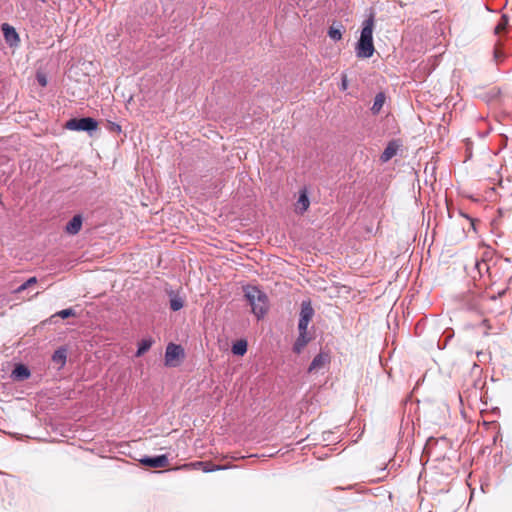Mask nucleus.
<instances>
[{"label": "nucleus", "instance_id": "4be33fe9", "mask_svg": "<svg viewBox=\"0 0 512 512\" xmlns=\"http://www.w3.org/2000/svg\"><path fill=\"white\" fill-rule=\"evenodd\" d=\"M183 307V301L179 297H174L170 300V308L173 311H178Z\"/></svg>", "mask_w": 512, "mask_h": 512}, {"label": "nucleus", "instance_id": "393cba45", "mask_svg": "<svg viewBox=\"0 0 512 512\" xmlns=\"http://www.w3.org/2000/svg\"><path fill=\"white\" fill-rule=\"evenodd\" d=\"M38 282L37 278L36 277H30L25 283H26V286H28L29 288L36 285Z\"/></svg>", "mask_w": 512, "mask_h": 512}, {"label": "nucleus", "instance_id": "ddd939ff", "mask_svg": "<svg viewBox=\"0 0 512 512\" xmlns=\"http://www.w3.org/2000/svg\"><path fill=\"white\" fill-rule=\"evenodd\" d=\"M203 467V470L205 472H212V471H216V470H219L221 469V467L219 466H215V465H212L210 463H207V462H195V463H192V464H184L182 465L181 467H179V469H188L190 467H194V468H197V467Z\"/></svg>", "mask_w": 512, "mask_h": 512}, {"label": "nucleus", "instance_id": "f257e3e1", "mask_svg": "<svg viewBox=\"0 0 512 512\" xmlns=\"http://www.w3.org/2000/svg\"><path fill=\"white\" fill-rule=\"evenodd\" d=\"M374 15L371 14L364 22L360 39L356 46V55L358 58H370L373 56L375 48L373 44Z\"/></svg>", "mask_w": 512, "mask_h": 512}, {"label": "nucleus", "instance_id": "b1692460", "mask_svg": "<svg viewBox=\"0 0 512 512\" xmlns=\"http://www.w3.org/2000/svg\"><path fill=\"white\" fill-rule=\"evenodd\" d=\"M347 88H348V79H347V75H346V74H343V75H342V81H341V89H342L343 91H345Z\"/></svg>", "mask_w": 512, "mask_h": 512}, {"label": "nucleus", "instance_id": "6e6552de", "mask_svg": "<svg viewBox=\"0 0 512 512\" xmlns=\"http://www.w3.org/2000/svg\"><path fill=\"white\" fill-rule=\"evenodd\" d=\"M330 362V356L328 353H319L311 362L308 371H318Z\"/></svg>", "mask_w": 512, "mask_h": 512}, {"label": "nucleus", "instance_id": "6ab92c4d", "mask_svg": "<svg viewBox=\"0 0 512 512\" xmlns=\"http://www.w3.org/2000/svg\"><path fill=\"white\" fill-rule=\"evenodd\" d=\"M152 343L153 341L151 339H143L140 343H139V347H138V350L136 352V356L137 357H140L142 356L145 352H147L151 346H152Z\"/></svg>", "mask_w": 512, "mask_h": 512}, {"label": "nucleus", "instance_id": "9d476101", "mask_svg": "<svg viewBox=\"0 0 512 512\" xmlns=\"http://www.w3.org/2000/svg\"><path fill=\"white\" fill-rule=\"evenodd\" d=\"M82 227V217L75 215L66 225L65 231L70 235L77 234Z\"/></svg>", "mask_w": 512, "mask_h": 512}, {"label": "nucleus", "instance_id": "f8f14e48", "mask_svg": "<svg viewBox=\"0 0 512 512\" xmlns=\"http://www.w3.org/2000/svg\"><path fill=\"white\" fill-rule=\"evenodd\" d=\"M309 340L310 339L307 337V331L299 330V336L293 347L294 352L300 353L303 350V348L307 345Z\"/></svg>", "mask_w": 512, "mask_h": 512}, {"label": "nucleus", "instance_id": "f03ea898", "mask_svg": "<svg viewBox=\"0 0 512 512\" xmlns=\"http://www.w3.org/2000/svg\"><path fill=\"white\" fill-rule=\"evenodd\" d=\"M245 297L252 307L253 314L258 318H262L268 310V298L264 292L256 286H247L244 289Z\"/></svg>", "mask_w": 512, "mask_h": 512}, {"label": "nucleus", "instance_id": "412c9836", "mask_svg": "<svg viewBox=\"0 0 512 512\" xmlns=\"http://www.w3.org/2000/svg\"><path fill=\"white\" fill-rule=\"evenodd\" d=\"M75 315H76V312L74 311V309L68 308V309L58 311L55 315H53V317L58 316V317L65 319L68 317H73Z\"/></svg>", "mask_w": 512, "mask_h": 512}, {"label": "nucleus", "instance_id": "423d86ee", "mask_svg": "<svg viewBox=\"0 0 512 512\" xmlns=\"http://www.w3.org/2000/svg\"><path fill=\"white\" fill-rule=\"evenodd\" d=\"M144 466L152 468H166L169 465V461L166 455H159L156 457H145L140 460Z\"/></svg>", "mask_w": 512, "mask_h": 512}, {"label": "nucleus", "instance_id": "2eb2a0df", "mask_svg": "<svg viewBox=\"0 0 512 512\" xmlns=\"http://www.w3.org/2000/svg\"><path fill=\"white\" fill-rule=\"evenodd\" d=\"M247 352V342L245 340H238L232 346V353L234 355H244Z\"/></svg>", "mask_w": 512, "mask_h": 512}, {"label": "nucleus", "instance_id": "9b49d317", "mask_svg": "<svg viewBox=\"0 0 512 512\" xmlns=\"http://www.w3.org/2000/svg\"><path fill=\"white\" fill-rule=\"evenodd\" d=\"M398 150V145L395 142H390L387 147L384 149L383 153L380 156V160L385 163L392 159Z\"/></svg>", "mask_w": 512, "mask_h": 512}, {"label": "nucleus", "instance_id": "1a4fd4ad", "mask_svg": "<svg viewBox=\"0 0 512 512\" xmlns=\"http://www.w3.org/2000/svg\"><path fill=\"white\" fill-rule=\"evenodd\" d=\"M310 206V200L307 195V191L305 189L301 190L299 193L298 200L295 204V212L298 214L305 213Z\"/></svg>", "mask_w": 512, "mask_h": 512}, {"label": "nucleus", "instance_id": "0eeeda50", "mask_svg": "<svg viewBox=\"0 0 512 512\" xmlns=\"http://www.w3.org/2000/svg\"><path fill=\"white\" fill-rule=\"evenodd\" d=\"M2 31L6 42L10 46L18 45V43L20 42V38L14 27L10 26L7 23H4L2 25Z\"/></svg>", "mask_w": 512, "mask_h": 512}, {"label": "nucleus", "instance_id": "4468645a", "mask_svg": "<svg viewBox=\"0 0 512 512\" xmlns=\"http://www.w3.org/2000/svg\"><path fill=\"white\" fill-rule=\"evenodd\" d=\"M385 100H386L385 94L382 92L378 93L375 96L374 103L371 108L373 114H378L381 111V109L385 103Z\"/></svg>", "mask_w": 512, "mask_h": 512}, {"label": "nucleus", "instance_id": "bb28decb", "mask_svg": "<svg viewBox=\"0 0 512 512\" xmlns=\"http://www.w3.org/2000/svg\"><path fill=\"white\" fill-rule=\"evenodd\" d=\"M482 265H483V266H485L486 268H488V266H487V264H486L485 262H483V263H477V264H476V266H477V268L479 269V271L481 270V266H482Z\"/></svg>", "mask_w": 512, "mask_h": 512}, {"label": "nucleus", "instance_id": "a878e982", "mask_svg": "<svg viewBox=\"0 0 512 512\" xmlns=\"http://www.w3.org/2000/svg\"><path fill=\"white\" fill-rule=\"evenodd\" d=\"M29 287L26 286V283L24 282L22 285H20L17 289L14 290V293L15 294H19V293H22L23 291H25L26 289H28Z\"/></svg>", "mask_w": 512, "mask_h": 512}, {"label": "nucleus", "instance_id": "f3484780", "mask_svg": "<svg viewBox=\"0 0 512 512\" xmlns=\"http://www.w3.org/2000/svg\"><path fill=\"white\" fill-rule=\"evenodd\" d=\"M13 375L20 379H26L30 376V372L26 366L19 364L13 370Z\"/></svg>", "mask_w": 512, "mask_h": 512}, {"label": "nucleus", "instance_id": "20e7f679", "mask_svg": "<svg viewBox=\"0 0 512 512\" xmlns=\"http://www.w3.org/2000/svg\"><path fill=\"white\" fill-rule=\"evenodd\" d=\"M183 356V348L180 345L170 343L165 352V365L174 367L176 361Z\"/></svg>", "mask_w": 512, "mask_h": 512}, {"label": "nucleus", "instance_id": "cd10ccee", "mask_svg": "<svg viewBox=\"0 0 512 512\" xmlns=\"http://www.w3.org/2000/svg\"><path fill=\"white\" fill-rule=\"evenodd\" d=\"M503 294H505V290H503L502 292L499 293V296H502Z\"/></svg>", "mask_w": 512, "mask_h": 512}, {"label": "nucleus", "instance_id": "aec40b11", "mask_svg": "<svg viewBox=\"0 0 512 512\" xmlns=\"http://www.w3.org/2000/svg\"><path fill=\"white\" fill-rule=\"evenodd\" d=\"M53 361L63 366L66 362V353L64 350H57L53 354Z\"/></svg>", "mask_w": 512, "mask_h": 512}, {"label": "nucleus", "instance_id": "7ed1b4c3", "mask_svg": "<svg viewBox=\"0 0 512 512\" xmlns=\"http://www.w3.org/2000/svg\"><path fill=\"white\" fill-rule=\"evenodd\" d=\"M65 127L74 131H93L97 129L98 122L90 117L72 118L66 122Z\"/></svg>", "mask_w": 512, "mask_h": 512}, {"label": "nucleus", "instance_id": "a211bd4d", "mask_svg": "<svg viewBox=\"0 0 512 512\" xmlns=\"http://www.w3.org/2000/svg\"><path fill=\"white\" fill-rule=\"evenodd\" d=\"M328 35L331 39L339 41L342 39V25L331 26L328 31Z\"/></svg>", "mask_w": 512, "mask_h": 512}, {"label": "nucleus", "instance_id": "5701e85b", "mask_svg": "<svg viewBox=\"0 0 512 512\" xmlns=\"http://www.w3.org/2000/svg\"><path fill=\"white\" fill-rule=\"evenodd\" d=\"M36 79L38 81V83L42 86V87H45L47 85V78L44 74L42 73H37L36 75Z\"/></svg>", "mask_w": 512, "mask_h": 512}, {"label": "nucleus", "instance_id": "dca6fc26", "mask_svg": "<svg viewBox=\"0 0 512 512\" xmlns=\"http://www.w3.org/2000/svg\"><path fill=\"white\" fill-rule=\"evenodd\" d=\"M508 23H509L508 17L506 15H502L494 29V33L496 35H499L502 32H504L508 26Z\"/></svg>", "mask_w": 512, "mask_h": 512}, {"label": "nucleus", "instance_id": "39448f33", "mask_svg": "<svg viewBox=\"0 0 512 512\" xmlns=\"http://www.w3.org/2000/svg\"><path fill=\"white\" fill-rule=\"evenodd\" d=\"M313 315H314V310H313L310 302H303L301 305L298 329L302 330V331H307L309 322L311 321Z\"/></svg>", "mask_w": 512, "mask_h": 512}]
</instances>
